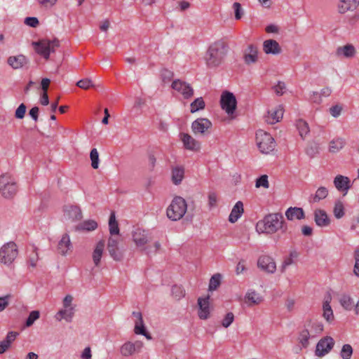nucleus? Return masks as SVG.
Segmentation results:
<instances>
[{
    "label": "nucleus",
    "mask_w": 359,
    "mask_h": 359,
    "mask_svg": "<svg viewBox=\"0 0 359 359\" xmlns=\"http://www.w3.org/2000/svg\"><path fill=\"white\" fill-rule=\"evenodd\" d=\"M74 297L71 294L66 295L62 299V308L55 313V318L60 322L65 320L71 323L76 312V304L73 303Z\"/></svg>",
    "instance_id": "obj_5"
},
{
    "label": "nucleus",
    "mask_w": 359,
    "mask_h": 359,
    "mask_svg": "<svg viewBox=\"0 0 359 359\" xmlns=\"http://www.w3.org/2000/svg\"><path fill=\"white\" fill-rule=\"evenodd\" d=\"M197 314L201 320H208L211 317L213 306L209 294L199 297L197 299Z\"/></svg>",
    "instance_id": "obj_12"
},
{
    "label": "nucleus",
    "mask_w": 359,
    "mask_h": 359,
    "mask_svg": "<svg viewBox=\"0 0 359 359\" xmlns=\"http://www.w3.org/2000/svg\"><path fill=\"white\" fill-rule=\"evenodd\" d=\"M187 211V203L181 196H175L166 209V215L171 221L181 219Z\"/></svg>",
    "instance_id": "obj_4"
},
{
    "label": "nucleus",
    "mask_w": 359,
    "mask_h": 359,
    "mask_svg": "<svg viewBox=\"0 0 359 359\" xmlns=\"http://www.w3.org/2000/svg\"><path fill=\"white\" fill-rule=\"evenodd\" d=\"M324 330L323 323L318 318L307 319L298 336V341L303 348H306L309 345V340L315 339L320 335Z\"/></svg>",
    "instance_id": "obj_3"
},
{
    "label": "nucleus",
    "mask_w": 359,
    "mask_h": 359,
    "mask_svg": "<svg viewBox=\"0 0 359 359\" xmlns=\"http://www.w3.org/2000/svg\"><path fill=\"white\" fill-rule=\"evenodd\" d=\"M283 114L284 109L282 105L275 106L268 110L265 120L269 124H274L283 118Z\"/></svg>",
    "instance_id": "obj_24"
},
{
    "label": "nucleus",
    "mask_w": 359,
    "mask_h": 359,
    "mask_svg": "<svg viewBox=\"0 0 359 359\" xmlns=\"http://www.w3.org/2000/svg\"><path fill=\"white\" fill-rule=\"evenodd\" d=\"M98 226L97 222L94 219H86L79 223L76 226V230L83 231H93Z\"/></svg>",
    "instance_id": "obj_39"
},
{
    "label": "nucleus",
    "mask_w": 359,
    "mask_h": 359,
    "mask_svg": "<svg viewBox=\"0 0 359 359\" xmlns=\"http://www.w3.org/2000/svg\"><path fill=\"white\" fill-rule=\"evenodd\" d=\"M264 302V297L259 292L252 289H249L244 296V302L248 306H256Z\"/></svg>",
    "instance_id": "obj_26"
},
{
    "label": "nucleus",
    "mask_w": 359,
    "mask_h": 359,
    "mask_svg": "<svg viewBox=\"0 0 359 359\" xmlns=\"http://www.w3.org/2000/svg\"><path fill=\"white\" fill-rule=\"evenodd\" d=\"M346 141L342 137H335L332 139L328 144V151L332 154H336L340 151L345 146Z\"/></svg>",
    "instance_id": "obj_38"
},
{
    "label": "nucleus",
    "mask_w": 359,
    "mask_h": 359,
    "mask_svg": "<svg viewBox=\"0 0 359 359\" xmlns=\"http://www.w3.org/2000/svg\"><path fill=\"white\" fill-rule=\"evenodd\" d=\"M299 255V253L296 250H290L288 255L284 258L281 264L280 271L284 273L289 266L294 264L297 262Z\"/></svg>",
    "instance_id": "obj_36"
},
{
    "label": "nucleus",
    "mask_w": 359,
    "mask_h": 359,
    "mask_svg": "<svg viewBox=\"0 0 359 359\" xmlns=\"http://www.w3.org/2000/svg\"><path fill=\"white\" fill-rule=\"evenodd\" d=\"M81 359H91L92 358V351L91 348L89 346L86 347L80 355Z\"/></svg>",
    "instance_id": "obj_64"
},
{
    "label": "nucleus",
    "mask_w": 359,
    "mask_h": 359,
    "mask_svg": "<svg viewBox=\"0 0 359 359\" xmlns=\"http://www.w3.org/2000/svg\"><path fill=\"white\" fill-rule=\"evenodd\" d=\"M104 248L105 243L104 241H100L95 244L92 252V259L95 266H98L100 264Z\"/></svg>",
    "instance_id": "obj_31"
},
{
    "label": "nucleus",
    "mask_w": 359,
    "mask_h": 359,
    "mask_svg": "<svg viewBox=\"0 0 359 359\" xmlns=\"http://www.w3.org/2000/svg\"><path fill=\"white\" fill-rule=\"evenodd\" d=\"M18 336V333L15 332H9L5 339L3 341L9 346L11 347L12 343L15 340L16 337Z\"/></svg>",
    "instance_id": "obj_60"
},
{
    "label": "nucleus",
    "mask_w": 359,
    "mask_h": 359,
    "mask_svg": "<svg viewBox=\"0 0 359 359\" xmlns=\"http://www.w3.org/2000/svg\"><path fill=\"white\" fill-rule=\"evenodd\" d=\"M313 219L316 224L320 228L329 226L332 222L327 212L321 208H316L313 211Z\"/></svg>",
    "instance_id": "obj_23"
},
{
    "label": "nucleus",
    "mask_w": 359,
    "mask_h": 359,
    "mask_svg": "<svg viewBox=\"0 0 359 359\" xmlns=\"http://www.w3.org/2000/svg\"><path fill=\"white\" fill-rule=\"evenodd\" d=\"M90 158L91 161V166L93 169H97L100 165V158L97 149L94 148L90 151Z\"/></svg>",
    "instance_id": "obj_49"
},
{
    "label": "nucleus",
    "mask_w": 359,
    "mask_h": 359,
    "mask_svg": "<svg viewBox=\"0 0 359 359\" xmlns=\"http://www.w3.org/2000/svg\"><path fill=\"white\" fill-rule=\"evenodd\" d=\"M285 85L284 83L279 81L276 86H273V90L277 95H282L285 92Z\"/></svg>",
    "instance_id": "obj_61"
},
{
    "label": "nucleus",
    "mask_w": 359,
    "mask_h": 359,
    "mask_svg": "<svg viewBox=\"0 0 359 359\" xmlns=\"http://www.w3.org/2000/svg\"><path fill=\"white\" fill-rule=\"evenodd\" d=\"M18 254V248L14 242H8L0 248V262L10 265Z\"/></svg>",
    "instance_id": "obj_11"
},
{
    "label": "nucleus",
    "mask_w": 359,
    "mask_h": 359,
    "mask_svg": "<svg viewBox=\"0 0 359 359\" xmlns=\"http://www.w3.org/2000/svg\"><path fill=\"white\" fill-rule=\"evenodd\" d=\"M27 107L26 106L22 103L20 104V106L17 108L15 112V116L16 118L22 119L24 118L25 115Z\"/></svg>",
    "instance_id": "obj_56"
},
{
    "label": "nucleus",
    "mask_w": 359,
    "mask_h": 359,
    "mask_svg": "<svg viewBox=\"0 0 359 359\" xmlns=\"http://www.w3.org/2000/svg\"><path fill=\"white\" fill-rule=\"evenodd\" d=\"M343 111V107L341 104H334L329 109L330 115L334 118H338L341 116Z\"/></svg>",
    "instance_id": "obj_51"
},
{
    "label": "nucleus",
    "mask_w": 359,
    "mask_h": 359,
    "mask_svg": "<svg viewBox=\"0 0 359 359\" xmlns=\"http://www.w3.org/2000/svg\"><path fill=\"white\" fill-rule=\"evenodd\" d=\"M329 194V190L327 187L321 186L319 187L316 192L311 195L310 202L313 203H319L320 201L325 199Z\"/></svg>",
    "instance_id": "obj_37"
},
{
    "label": "nucleus",
    "mask_w": 359,
    "mask_h": 359,
    "mask_svg": "<svg viewBox=\"0 0 359 359\" xmlns=\"http://www.w3.org/2000/svg\"><path fill=\"white\" fill-rule=\"evenodd\" d=\"M355 48L349 43L339 46L335 51V55L340 59L352 58L355 56Z\"/></svg>",
    "instance_id": "obj_29"
},
{
    "label": "nucleus",
    "mask_w": 359,
    "mask_h": 359,
    "mask_svg": "<svg viewBox=\"0 0 359 359\" xmlns=\"http://www.w3.org/2000/svg\"><path fill=\"white\" fill-rule=\"evenodd\" d=\"M353 354V348L350 344H344L341 350L340 355L343 359H350Z\"/></svg>",
    "instance_id": "obj_50"
},
{
    "label": "nucleus",
    "mask_w": 359,
    "mask_h": 359,
    "mask_svg": "<svg viewBox=\"0 0 359 359\" xmlns=\"http://www.w3.org/2000/svg\"><path fill=\"white\" fill-rule=\"evenodd\" d=\"M57 0H37L38 4L41 7L44 8H49L53 6Z\"/></svg>",
    "instance_id": "obj_63"
},
{
    "label": "nucleus",
    "mask_w": 359,
    "mask_h": 359,
    "mask_svg": "<svg viewBox=\"0 0 359 359\" xmlns=\"http://www.w3.org/2000/svg\"><path fill=\"white\" fill-rule=\"evenodd\" d=\"M339 302L342 308L346 311H351L353 309V300L348 294H342L339 297Z\"/></svg>",
    "instance_id": "obj_42"
},
{
    "label": "nucleus",
    "mask_w": 359,
    "mask_h": 359,
    "mask_svg": "<svg viewBox=\"0 0 359 359\" xmlns=\"http://www.w3.org/2000/svg\"><path fill=\"white\" fill-rule=\"evenodd\" d=\"M212 127L211 121L206 118H198L191 123V130L196 135H203Z\"/></svg>",
    "instance_id": "obj_22"
},
{
    "label": "nucleus",
    "mask_w": 359,
    "mask_h": 359,
    "mask_svg": "<svg viewBox=\"0 0 359 359\" xmlns=\"http://www.w3.org/2000/svg\"><path fill=\"white\" fill-rule=\"evenodd\" d=\"M296 128L299 135L302 138H305L310 133L309 124L302 119H299L296 122Z\"/></svg>",
    "instance_id": "obj_44"
},
{
    "label": "nucleus",
    "mask_w": 359,
    "mask_h": 359,
    "mask_svg": "<svg viewBox=\"0 0 359 359\" xmlns=\"http://www.w3.org/2000/svg\"><path fill=\"white\" fill-rule=\"evenodd\" d=\"M185 170L182 165H176L171 169V181L175 185H179L184 178Z\"/></svg>",
    "instance_id": "obj_32"
},
{
    "label": "nucleus",
    "mask_w": 359,
    "mask_h": 359,
    "mask_svg": "<svg viewBox=\"0 0 359 359\" xmlns=\"http://www.w3.org/2000/svg\"><path fill=\"white\" fill-rule=\"evenodd\" d=\"M333 184L335 189L344 196L347 194L352 187L350 178L342 175H336L333 180Z\"/></svg>",
    "instance_id": "obj_20"
},
{
    "label": "nucleus",
    "mask_w": 359,
    "mask_h": 359,
    "mask_svg": "<svg viewBox=\"0 0 359 359\" xmlns=\"http://www.w3.org/2000/svg\"><path fill=\"white\" fill-rule=\"evenodd\" d=\"M244 212L243 203L242 201H237L231 209L229 216V222L233 224L236 222Z\"/></svg>",
    "instance_id": "obj_33"
},
{
    "label": "nucleus",
    "mask_w": 359,
    "mask_h": 359,
    "mask_svg": "<svg viewBox=\"0 0 359 359\" xmlns=\"http://www.w3.org/2000/svg\"><path fill=\"white\" fill-rule=\"evenodd\" d=\"M233 8L235 13V18L236 20H240L243 15V11L241 4L238 2H235L233 4Z\"/></svg>",
    "instance_id": "obj_62"
},
{
    "label": "nucleus",
    "mask_w": 359,
    "mask_h": 359,
    "mask_svg": "<svg viewBox=\"0 0 359 359\" xmlns=\"http://www.w3.org/2000/svg\"><path fill=\"white\" fill-rule=\"evenodd\" d=\"M40 313L38 311H33L30 312L27 320H26V326L30 327L32 326L34 323L39 318Z\"/></svg>",
    "instance_id": "obj_53"
},
{
    "label": "nucleus",
    "mask_w": 359,
    "mask_h": 359,
    "mask_svg": "<svg viewBox=\"0 0 359 359\" xmlns=\"http://www.w3.org/2000/svg\"><path fill=\"white\" fill-rule=\"evenodd\" d=\"M359 4L358 0H339L338 11L340 13H345L348 11L355 10Z\"/></svg>",
    "instance_id": "obj_35"
},
{
    "label": "nucleus",
    "mask_w": 359,
    "mask_h": 359,
    "mask_svg": "<svg viewBox=\"0 0 359 359\" xmlns=\"http://www.w3.org/2000/svg\"><path fill=\"white\" fill-rule=\"evenodd\" d=\"M76 86L82 89L87 90L93 86V81L89 79H83L79 81Z\"/></svg>",
    "instance_id": "obj_54"
},
{
    "label": "nucleus",
    "mask_w": 359,
    "mask_h": 359,
    "mask_svg": "<svg viewBox=\"0 0 359 359\" xmlns=\"http://www.w3.org/2000/svg\"><path fill=\"white\" fill-rule=\"evenodd\" d=\"M72 248L73 245L69 235L67 233H63L57 243V250L58 252L63 256H66L72 252Z\"/></svg>",
    "instance_id": "obj_25"
},
{
    "label": "nucleus",
    "mask_w": 359,
    "mask_h": 359,
    "mask_svg": "<svg viewBox=\"0 0 359 359\" xmlns=\"http://www.w3.org/2000/svg\"><path fill=\"white\" fill-rule=\"evenodd\" d=\"M333 215L337 219L342 218L345 215V206L344 202L341 200H337L333 207Z\"/></svg>",
    "instance_id": "obj_43"
},
{
    "label": "nucleus",
    "mask_w": 359,
    "mask_h": 359,
    "mask_svg": "<svg viewBox=\"0 0 359 359\" xmlns=\"http://www.w3.org/2000/svg\"><path fill=\"white\" fill-rule=\"evenodd\" d=\"M180 138L185 149L194 152L200 151L201 149V142L198 140L194 138L189 134L184 133H180Z\"/></svg>",
    "instance_id": "obj_19"
},
{
    "label": "nucleus",
    "mask_w": 359,
    "mask_h": 359,
    "mask_svg": "<svg viewBox=\"0 0 359 359\" xmlns=\"http://www.w3.org/2000/svg\"><path fill=\"white\" fill-rule=\"evenodd\" d=\"M27 63V58L22 55L11 56L8 59V65L12 67H22Z\"/></svg>",
    "instance_id": "obj_41"
},
{
    "label": "nucleus",
    "mask_w": 359,
    "mask_h": 359,
    "mask_svg": "<svg viewBox=\"0 0 359 359\" xmlns=\"http://www.w3.org/2000/svg\"><path fill=\"white\" fill-rule=\"evenodd\" d=\"M134 322V333L137 335H142L147 339L151 340V336L147 332L146 326L144 325L142 314L139 311H134L132 313Z\"/></svg>",
    "instance_id": "obj_15"
},
{
    "label": "nucleus",
    "mask_w": 359,
    "mask_h": 359,
    "mask_svg": "<svg viewBox=\"0 0 359 359\" xmlns=\"http://www.w3.org/2000/svg\"><path fill=\"white\" fill-rule=\"evenodd\" d=\"M218 200V195L215 191H209L208 194V206L210 208H215L217 205Z\"/></svg>",
    "instance_id": "obj_52"
},
{
    "label": "nucleus",
    "mask_w": 359,
    "mask_h": 359,
    "mask_svg": "<svg viewBox=\"0 0 359 359\" xmlns=\"http://www.w3.org/2000/svg\"><path fill=\"white\" fill-rule=\"evenodd\" d=\"M172 88L180 94L184 99H190L194 95V89L190 84L180 79H175L171 85Z\"/></svg>",
    "instance_id": "obj_16"
},
{
    "label": "nucleus",
    "mask_w": 359,
    "mask_h": 359,
    "mask_svg": "<svg viewBox=\"0 0 359 359\" xmlns=\"http://www.w3.org/2000/svg\"><path fill=\"white\" fill-rule=\"evenodd\" d=\"M263 51L266 54L278 55L282 51L279 43L273 39H268L263 43Z\"/></svg>",
    "instance_id": "obj_30"
},
{
    "label": "nucleus",
    "mask_w": 359,
    "mask_h": 359,
    "mask_svg": "<svg viewBox=\"0 0 359 359\" xmlns=\"http://www.w3.org/2000/svg\"><path fill=\"white\" fill-rule=\"evenodd\" d=\"M287 224L283 216L280 213H271L266 215L256 225L259 233L273 234L278 231H286Z\"/></svg>",
    "instance_id": "obj_2"
},
{
    "label": "nucleus",
    "mask_w": 359,
    "mask_h": 359,
    "mask_svg": "<svg viewBox=\"0 0 359 359\" xmlns=\"http://www.w3.org/2000/svg\"><path fill=\"white\" fill-rule=\"evenodd\" d=\"M285 217L290 221L300 220L304 218L305 215L302 208L290 207L285 211Z\"/></svg>",
    "instance_id": "obj_34"
},
{
    "label": "nucleus",
    "mask_w": 359,
    "mask_h": 359,
    "mask_svg": "<svg viewBox=\"0 0 359 359\" xmlns=\"http://www.w3.org/2000/svg\"><path fill=\"white\" fill-rule=\"evenodd\" d=\"M18 191L15 178L9 174H4L0 177V192L5 198H12Z\"/></svg>",
    "instance_id": "obj_10"
},
{
    "label": "nucleus",
    "mask_w": 359,
    "mask_h": 359,
    "mask_svg": "<svg viewBox=\"0 0 359 359\" xmlns=\"http://www.w3.org/2000/svg\"><path fill=\"white\" fill-rule=\"evenodd\" d=\"M334 340L330 336L321 338L316 344L315 354L318 357H323L328 354L334 346Z\"/></svg>",
    "instance_id": "obj_14"
},
{
    "label": "nucleus",
    "mask_w": 359,
    "mask_h": 359,
    "mask_svg": "<svg viewBox=\"0 0 359 359\" xmlns=\"http://www.w3.org/2000/svg\"><path fill=\"white\" fill-rule=\"evenodd\" d=\"M255 187L257 189L263 188L267 189L269 188V177L266 175H262L255 180Z\"/></svg>",
    "instance_id": "obj_47"
},
{
    "label": "nucleus",
    "mask_w": 359,
    "mask_h": 359,
    "mask_svg": "<svg viewBox=\"0 0 359 359\" xmlns=\"http://www.w3.org/2000/svg\"><path fill=\"white\" fill-rule=\"evenodd\" d=\"M83 217L81 208L77 205H67L63 208L62 218L66 222L81 220Z\"/></svg>",
    "instance_id": "obj_18"
},
{
    "label": "nucleus",
    "mask_w": 359,
    "mask_h": 359,
    "mask_svg": "<svg viewBox=\"0 0 359 359\" xmlns=\"http://www.w3.org/2000/svg\"><path fill=\"white\" fill-rule=\"evenodd\" d=\"M118 236H110L108 240L107 250L114 260H120L122 257L118 251Z\"/></svg>",
    "instance_id": "obj_28"
},
{
    "label": "nucleus",
    "mask_w": 359,
    "mask_h": 359,
    "mask_svg": "<svg viewBox=\"0 0 359 359\" xmlns=\"http://www.w3.org/2000/svg\"><path fill=\"white\" fill-rule=\"evenodd\" d=\"M161 76L163 82H169L173 78V73L170 70V69H163Z\"/></svg>",
    "instance_id": "obj_59"
},
{
    "label": "nucleus",
    "mask_w": 359,
    "mask_h": 359,
    "mask_svg": "<svg viewBox=\"0 0 359 359\" xmlns=\"http://www.w3.org/2000/svg\"><path fill=\"white\" fill-rule=\"evenodd\" d=\"M256 143L259 151L263 154H269L275 148V141L273 137L263 130L256 133Z\"/></svg>",
    "instance_id": "obj_9"
},
{
    "label": "nucleus",
    "mask_w": 359,
    "mask_h": 359,
    "mask_svg": "<svg viewBox=\"0 0 359 359\" xmlns=\"http://www.w3.org/2000/svg\"><path fill=\"white\" fill-rule=\"evenodd\" d=\"M109 230L110 236H119V226L118 222L116 219V215L114 212H111L109 219Z\"/></svg>",
    "instance_id": "obj_40"
},
{
    "label": "nucleus",
    "mask_w": 359,
    "mask_h": 359,
    "mask_svg": "<svg viewBox=\"0 0 359 359\" xmlns=\"http://www.w3.org/2000/svg\"><path fill=\"white\" fill-rule=\"evenodd\" d=\"M143 347L142 341H126L120 346L119 352L123 357L128 358L140 353Z\"/></svg>",
    "instance_id": "obj_13"
},
{
    "label": "nucleus",
    "mask_w": 359,
    "mask_h": 359,
    "mask_svg": "<svg viewBox=\"0 0 359 359\" xmlns=\"http://www.w3.org/2000/svg\"><path fill=\"white\" fill-rule=\"evenodd\" d=\"M257 267L269 274H273L276 271V264L274 259L268 255H262L258 258Z\"/></svg>",
    "instance_id": "obj_17"
},
{
    "label": "nucleus",
    "mask_w": 359,
    "mask_h": 359,
    "mask_svg": "<svg viewBox=\"0 0 359 359\" xmlns=\"http://www.w3.org/2000/svg\"><path fill=\"white\" fill-rule=\"evenodd\" d=\"M247 270V267H246V262L245 260L244 259H241L240 260L236 266V275H240L241 273H243L244 272H245Z\"/></svg>",
    "instance_id": "obj_57"
},
{
    "label": "nucleus",
    "mask_w": 359,
    "mask_h": 359,
    "mask_svg": "<svg viewBox=\"0 0 359 359\" xmlns=\"http://www.w3.org/2000/svg\"><path fill=\"white\" fill-rule=\"evenodd\" d=\"M309 100L316 104H320L323 102L322 95L318 92H312L309 95Z\"/></svg>",
    "instance_id": "obj_58"
},
{
    "label": "nucleus",
    "mask_w": 359,
    "mask_h": 359,
    "mask_svg": "<svg viewBox=\"0 0 359 359\" xmlns=\"http://www.w3.org/2000/svg\"><path fill=\"white\" fill-rule=\"evenodd\" d=\"M235 320V315L233 312L229 311L222 317L220 325L223 328L229 327Z\"/></svg>",
    "instance_id": "obj_46"
},
{
    "label": "nucleus",
    "mask_w": 359,
    "mask_h": 359,
    "mask_svg": "<svg viewBox=\"0 0 359 359\" xmlns=\"http://www.w3.org/2000/svg\"><path fill=\"white\" fill-rule=\"evenodd\" d=\"M205 59L208 66L230 65L233 57L228 43L224 40H218L212 43L208 49Z\"/></svg>",
    "instance_id": "obj_1"
},
{
    "label": "nucleus",
    "mask_w": 359,
    "mask_h": 359,
    "mask_svg": "<svg viewBox=\"0 0 359 359\" xmlns=\"http://www.w3.org/2000/svg\"><path fill=\"white\" fill-rule=\"evenodd\" d=\"M131 239L136 248L147 254L150 253L149 243L151 240L150 233L141 228H136L131 233Z\"/></svg>",
    "instance_id": "obj_6"
},
{
    "label": "nucleus",
    "mask_w": 359,
    "mask_h": 359,
    "mask_svg": "<svg viewBox=\"0 0 359 359\" xmlns=\"http://www.w3.org/2000/svg\"><path fill=\"white\" fill-rule=\"evenodd\" d=\"M221 275L219 273H216L211 277L208 286L209 291L217 290L221 283Z\"/></svg>",
    "instance_id": "obj_48"
},
{
    "label": "nucleus",
    "mask_w": 359,
    "mask_h": 359,
    "mask_svg": "<svg viewBox=\"0 0 359 359\" xmlns=\"http://www.w3.org/2000/svg\"><path fill=\"white\" fill-rule=\"evenodd\" d=\"M36 52L41 57L48 60L50 53H54L60 46L57 39H42L39 42L33 43Z\"/></svg>",
    "instance_id": "obj_8"
},
{
    "label": "nucleus",
    "mask_w": 359,
    "mask_h": 359,
    "mask_svg": "<svg viewBox=\"0 0 359 359\" xmlns=\"http://www.w3.org/2000/svg\"><path fill=\"white\" fill-rule=\"evenodd\" d=\"M259 51L257 46L250 44L245 50L243 59L247 65L256 63L259 60Z\"/></svg>",
    "instance_id": "obj_27"
},
{
    "label": "nucleus",
    "mask_w": 359,
    "mask_h": 359,
    "mask_svg": "<svg viewBox=\"0 0 359 359\" xmlns=\"http://www.w3.org/2000/svg\"><path fill=\"white\" fill-rule=\"evenodd\" d=\"M331 302L332 296L330 293H328L325 296L323 299L322 305V316L329 324L332 323L334 320V315L331 306Z\"/></svg>",
    "instance_id": "obj_21"
},
{
    "label": "nucleus",
    "mask_w": 359,
    "mask_h": 359,
    "mask_svg": "<svg viewBox=\"0 0 359 359\" xmlns=\"http://www.w3.org/2000/svg\"><path fill=\"white\" fill-rule=\"evenodd\" d=\"M172 294L175 298L180 299L184 296V291L180 286H173L172 287Z\"/></svg>",
    "instance_id": "obj_55"
},
{
    "label": "nucleus",
    "mask_w": 359,
    "mask_h": 359,
    "mask_svg": "<svg viewBox=\"0 0 359 359\" xmlns=\"http://www.w3.org/2000/svg\"><path fill=\"white\" fill-rule=\"evenodd\" d=\"M205 107V103L203 98L201 97H197L190 104V112L194 114L204 109Z\"/></svg>",
    "instance_id": "obj_45"
},
{
    "label": "nucleus",
    "mask_w": 359,
    "mask_h": 359,
    "mask_svg": "<svg viewBox=\"0 0 359 359\" xmlns=\"http://www.w3.org/2000/svg\"><path fill=\"white\" fill-rule=\"evenodd\" d=\"M220 106L230 119L236 118L237 100L232 93L227 90L222 92L220 97Z\"/></svg>",
    "instance_id": "obj_7"
}]
</instances>
